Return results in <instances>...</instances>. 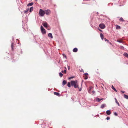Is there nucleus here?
<instances>
[{
    "label": "nucleus",
    "mask_w": 128,
    "mask_h": 128,
    "mask_svg": "<svg viewBox=\"0 0 128 128\" xmlns=\"http://www.w3.org/2000/svg\"><path fill=\"white\" fill-rule=\"evenodd\" d=\"M104 40L106 41H107L108 43H109L110 44H111V43L109 42V41L108 40L106 39V38H104Z\"/></svg>",
    "instance_id": "obj_25"
},
{
    "label": "nucleus",
    "mask_w": 128,
    "mask_h": 128,
    "mask_svg": "<svg viewBox=\"0 0 128 128\" xmlns=\"http://www.w3.org/2000/svg\"><path fill=\"white\" fill-rule=\"evenodd\" d=\"M33 9H34L33 7L32 6L30 8V12H32V11L33 10Z\"/></svg>",
    "instance_id": "obj_16"
},
{
    "label": "nucleus",
    "mask_w": 128,
    "mask_h": 128,
    "mask_svg": "<svg viewBox=\"0 0 128 128\" xmlns=\"http://www.w3.org/2000/svg\"><path fill=\"white\" fill-rule=\"evenodd\" d=\"M120 21H122V22H124V20H123V18H121L120 19Z\"/></svg>",
    "instance_id": "obj_28"
},
{
    "label": "nucleus",
    "mask_w": 128,
    "mask_h": 128,
    "mask_svg": "<svg viewBox=\"0 0 128 128\" xmlns=\"http://www.w3.org/2000/svg\"><path fill=\"white\" fill-rule=\"evenodd\" d=\"M62 55L64 57V58H66V55L64 54H62Z\"/></svg>",
    "instance_id": "obj_31"
},
{
    "label": "nucleus",
    "mask_w": 128,
    "mask_h": 128,
    "mask_svg": "<svg viewBox=\"0 0 128 128\" xmlns=\"http://www.w3.org/2000/svg\"><path fill=\"white\" fill-rule=\"evenodd\" d=\"M112 88L116 92H117V90H116V89H115V88L113 86V85L112 86Z\"/></svg>",
    "instance_id": "obj_20"
},
{
    "label": "nucleus",
    "mask_w": 128,
    "mask_h": 128,
    "mask_svg": "<svg viewBox=\"0 0 128 128\" xmlns=\"http://www.w3.org/2000/svg\"><path fill=\"white\" fill-rule=\"evenodd\" d=\"M48 36L50 38H53L52 34L51 33H50L48 34Z\"/></svg>",
    "instance_id": "obj_7"
},
{
    "label": "nucleus",
    "mask_w": 128,
    "mask_h": 128,
    "mask_svg": "<svg viewBox=\"0 0 128 128\" xmlns=\"http://www.w3.org/2000/svg\"><path fill=\"white\" fill-rule=\"evenodd\" d=\"M120 26H118V25H117L116 26V28L117 29H120Z\"/></svg>",
    "instance_id": "obj_23"
},
{
    "label": "nucleus",
    "mask_w": 128,
    "mask_h": 128,
    "mask_svg": "<svg viewBox=\"0 0 128 128\" xmlns=\"http://www.w3.org/2000/svg\"><path fill=\"white\" fill-rule=\"evenodd\" d=\"M98 30L100 31V32H102V30H101V29H100L99 28H98Z\"/></svg>",
    "instance_id": "obj_36"
},
{
    "label": "nucleus",
    "mask_w": 128,
    "mask_h": 128,
    "mask_svg": "<svg viewBox=\"0 0 128 128\" xmlns=\"http://www.w3.org/2000/svg\"><path fill=\"white\" fill-rule=\"evenodd\" d=\"M78 49L76 48H74L73 50V51L74 52H77L78 51Z\"/></svg>",
    "instance_id": "obj_11"
},
{
    "label": "nucleus",
    "mask_w": 128,
    "mask_h": 128,
    "mask_svg": "<svg viewBox=\"0 0 128 128\" xmlns=\"http://www.w3.org/2000/svg\"><path fill=\"white\" fill-rule=\"evenodd\" d=\"M40 29L41 32L42 34H46V30L42 26H40Z\"/></svg>",
    "instance_id": "obj_3"
},
{
    "label": "nucleus",
    "mask_w": 128,
    "mask_h": 128,
    "mask_svg": "<svg viewBox=\"0 0 128 128\" xmlns=\"http://www.w3.org/2000/svg\"><path fill=\"white\" fill-rule=\"evenodd\" d=\"M74 78V77H73V76L71 77H70V78H69V79H71V78Z\"/></svg>",
    "instance_id": "obj_34"
},
{
    "label": "nucleus",
    "mask_w": 128,
    "mask_h": 128,
    "mask_svg": "<svg viewBox=\"0 0 128 128\" xmlns=\"http://www.w3.org/2000/svg\"><path fill=\"white\" fill-rule=\"evenodd\" d=\"M36 0V1H37V0Z\"/></svg>",
    "instance_id": "obj_50"
},
{
    "label": "nucleus",
    "mask_w": 128,
    "mask_h": 128,
    "mask_svg": "<svg viewBox=\"0 0 128 128\" xmlns=\"http://www.w3.org/2000/svg\"><path fill=\"white\" fill-rule=\"evenodd\" d=\"M78 89H79V91H80L81 90H82V88H81V87L80 88V89L79 88H78Z\"/></svg>",
    "instance_id": "obj_38"
},
{
    "label": "nucleus",
    "mask_w": 128,
    "mask_h": 128,
    "mask_svg": "<svg viewBox=\"0 0 128 128\" xmlns=\"http://www.w3.org/2000/svg\"><path fill=\"white\" fill-rule=\"evenodd\" d=\"M123 55L124 56L128 58V54L127 53H124Z\"/></svg>",
    "instance_id": "obj_13"
},
{
    "label": "nucleus",
    "mask_w": 128,
    "mask_h": 128,
    "mask_svg": "<svg viewBox=\"0 0 128 128\" xmlns=\"http://www.w3.org/2000/svg\"><path fill=\"white\" fill-rule=\"evenodd\" d=\"M121 92H122V93H124V91H121Z\"/></svg>",
    "instance_id": "obj_42"
},
{
    "label": "nucleus",
    "mask_w": 128,
    "mask_h": 128,
    "mask_svg": "<svg viewBox=\"0 0 128 128\" xmlns=\"http://www.w3.org/2000/svg\"><path fill=\"white\" fill-rule=\"evenodd\" d=\"M124 98L126 99H128V96L125 94H124Z\"/></svg>",
    "instance_id": "obj_19"
},
{
    "label": "nucleus",
    "mask_w": 128,
    "mask_h": 128,
    "mask_svg": "<svg viewBox=\"0 0 128 128\" xmlns=\"http://www.w3.org/2000/svg\"><path fill=\"white\" fill-rule=\"evenodd\" d=\"M64 73H66V70H64Z\"/></svg>",
    "instance_id": "obj_37"
},
{
    "label": "nucleus",
    "mask_w": 128,
    "mask_h": 128,
    "mask_svg": "<svg viewBox=\"0 0 128 128\" xmlns=\"http://www.w3.org/2000/svg\"><path fill=\"white\" fill-rule=\"evenodd\" d=\"M68 86L69 87H71V86L70 85V82H68V83L67 84Z\"/></svg>",
    "instance_id": "obj_26"
},
{
    "label": "nucleus",
    "mask_w": 128,
    "mask_h": 128,
    "mask_svg": "<svg viewBox=\"0 0 128 128\" xmlns=\"http://www.w3.org/2000/svg\"><path fill=\"white\" fill-rule=\"evenodd\" d=\"M66 84V81L65 80H64L62 82V85L64 86Z\"/></svg>",
    "instance_id": "obj_17"
},
{
    "label": "nucleus",
    "mask_w": 128,
    "mask_h": 128,
    "mask_svg": "<svg viewBox=\"0 0 128 128\" xmlns=\"http://www.w3.org/2000/svg\"><path fill=\"white\" fill-rule=\"evenodd\" d=\"M92 92H93V93H94L95 92L94 90L92 91Z\"/></svg>",
    "instance_id": "obj_43"
},
{
    "label": "nucleus",
    "mask_w": 128,
    "mask_h": 128,
    "mask_svg": "<svg viewBox=\"0 0 128 128\" xmlns=\"http://www.w3.org/2000/svg\"><path fill=\"white\" fill-rule=\"evenodd\" d=\"M54 95H56L57 96H60V94H59V93L58 92H54Z\"/></svg>",
    "instance_id": "obj_9"
},
{
    "label": "nucleus",
    "mask_w": 128,
    "mask_h": 128,
    "mask_svg": "<svg viewBox=\"0 0 128 128\" xmlns=\"http://www.w3.org/2000/svg\"><path fill=\"white\" fill-rule=\"evenodd\" d=\"M68 70H69L70 69V66H68Z\"/></svg>",
    "instance_id": "obj_39"
},
{
    "label": "nucleus",
    "mask_w": 128,
    "mask_h": 128,
    "mask_svg": "<svg viewBox=\"0 0 128 128\" xmlns=\"http://www.w3.org/2000/svg\"><path fill=\"white\" fill-rule=\"evenodd\" d=\"M97 13L98 14V12H97Z\"/></svg>",
    "instance_id": "obj_49"
},
{
    "label": "nucleus",
    "mask_w": 128,
    "mask_h": 128,
    "mask_svg": "<svg viewBox=\"0 0 128 128\" xmlns=\"http://www.w3.org/2000/svg\"><path fill=\"white\" fill-rule=\"evenodd\" d=\"M121 47H122H122H123V46H122Z\"/></svg>",
    "instance_id": "obj_47"
},
{
    "label": "nucleus",
    "mask_w": 128,
    "mask_h": 128,
    "mask_svg": "<svg viewBox=\"0 0 128 128\" xmlns=\"http://www.w3.org/2000/svg\"><path fill=\"white\" fill-rule=\"evenodd\" d=\"M81 72H82L83 71V70L82 69H81V70H80Z\"/></svg>",
    "instance_id": "obj_41"
},
{
    "label": "nucleus",
    "mask_w": 128,
    "mask_h": 128,
    "mask_svg": "<svg viewBox=\"0 0 128 128\" xmlns=\"http://www.w3.org/2000/svg\"><path fill=\"white\" fill-rule=\"evenodd\" d=\"M59 75L60 77H61L63 76V74L61 72H60L59 73Z\"/></svg>",
    "instance_id": "obj_24"
},
{
    "label": "nucleus",
    "mask_w": 128,
    "mask_h": 128,
    "mask_svg": "<svg viewBox=\"0 0 128 128\" xmlns=\"http://www.w3.org/2000/svg\"><path fill=\"white\" fill-rule=\"evenodd\" d=\"M115 100L116 103L118 104V106H120L119 104V103L118 102L116 98H115Z\"/></svg>",
    "instance_id": "obj_22"
},
{
    "label": "nucleus",
    "mask_w": 128,
    "mask_h": 128,
    "mask_svg": "<svg viewBox=\"0 0 128 128\" xmlns=\"http://www.w3.org/2000/svg\"><path fill=\"white\" fill-rule=\"evenodd\" d=\"M106 113L108 115H109L111 114L110 110H107L106 111Z\"/></svg>",
    "instance_id": "obj_8"
},
{
    "label": "nucleus",
    "mask_w": 128,
    "mask_h": 128,
    "mask_svg": "<svg viewBox=\"0 0 128 128\" xmlns=\"http://www.w3.org/2000/svg\"><path fill=\"white\" fill-rule=\"evenodd\" d=\"M70 82L71 86H74V88H79L77 80H72Z\"/></svg>",
    "instance_id": "obj_1"
},
{
    "label": "nucleus",
    "mask_w": 128,
    "mask_h": 128,
    "mask_svg": "<svg viewBox=\"0 0 128 128\" xmlns=\"http://www.w3.org/2000/svg\"><path fill=\"white\" fill-rule=\"evenodd\" d=\"M39 14L40 16H43L45 14V12L41 9H40V10Z\"/></svg>",
    "instance_id": "obj_2"
},
{
    "label": "nucleus",
    "mask_w": 128,
    "mask_h": 128,
    "mask_svg": "<svg viewBox=\"0 0 128 128\" xmlns=\"http://www.w3.org/2000/svg\"><path fill=\"white\" fill-rule=\"evenodd\" d=\"M12 40H14V38H12Z\"/></svg>",
    "instance_id": "obj_46"
},
{
    "label": "nucleus",
    "mask_w": 128,
    "mask_h": 128,
    "mask_svg": "<svg viewBox=\"0 0 128 128\" xmlns=\"http://www.w3.org/2000/svg\"><path fill=\"white\" fill-rule=\"evenodd\" d=\"M99 27L102 29L104 28L105 27V26L104 24H101L99 26Z\"/></svg>",
    "instance_id": "obj_4"
},
{
    "label": "nucleus",
    "mask_w": 128,
    "mask_h": 128,
    "mask_svg": "<svg viewBox=\"0 0 128 128\" xmlns=\"http://www.w3.org/2000/svg\"><path fill=\"white\" fill-rule=\"evenodd\" d=\"M14 43H13V42H12L11 44V48H12V49L13 50V46H14Z\"/></svg>",
    "instance_id": "obj_14"
},
{
    "label": "nucleus",
    "mask_w": 128,
    "mask_h": 128,
    "mask_svg": "<svg viewBox=\"0 0 128 128\" xmlns=\"http://www.w3.org/2000/svg\"><path fill=\"white\" fill-rule=\"evenodd\" d=\"M102 98H96V100L98 102H100L101 100H102Z\"/></svg>",
    "instance_id": "obj_15"
},
{
    "label": "nucleus",
    "mask_w": 128,
    "mask_h": 128,
    "mask_svg": "<svg viewBox=\"0 0 128 128\" xmlns=\"http://www.w3.org/2000/svg\"><path fill=\"white\" fill-rule=\"evenodd\" d=\"M84 75H85V76H87V75H88V73H84Z\"/></svg>",
    "instance_id": "obj_35"
},
{
    "label": "nucleus",
    "mask_w": 128,
    "mask_h": 128,
    "mask_svg": "<svg viewBox=\"0 0 128 128\" xmlns=\"http://www.w3.org/2000/svg\"><path fill=\"white\" fill-rule=\"evenodd\" d=\"M106 106V104H102L101 105L100 108H103Z\"/></svg>",
    "instance_id": "obj_10"
},
{
    "label": "nucleus",
    "mask_w": 128,
    "mask_h": 128,
    "mask_svg": "<svg viewBox=\"0 0 128 128\" xmlns=\"http://www.w3.org/2000/svg\"><path fill=\"white\" fill-rule=\"evenodd\" d=\"M114 114L116 116H117L118 115V114L116 112H114Z\"/></svg>",
    "instance_id": "obj_30"
},
{
    "label": "nucleus",
    "mask_w": 128,
    "mask_h": 128,
    "mask_svg": "<svg viewBox=\"0 0 128 128\" xmlns=\"http://www.w3.org/2000/svg\"><path fill=\"white\" fill-rule=\"evenodd\" d=\"M88 78V77L87 76H86L85 78H84V79L85 80H86Z\"/></svg>",
    "instance_id": "obj_33"
},
{
    "label": "nucleus",
    "mask_w": 128,
    "mask_h": 128,
    "mask_svg": "<svg viewBox=\"0 0 128 128\" xmlns=\"http://www.w3.org/2000/svg\"><path fill=\"white\" fill-rule=\"evenodd\" d=\"M46 28L48 30H49L50 29V28H49V27H48H48H47Z\"/></svg>",
    "instance_id": "obj_40"
},
{
    "label": "nucleus",
    "mask_w": 128,
    "mask_h": 128,
    "mask_svg": "<svg viewBox=\"0 0 128 128\" xmlns=\"http://www.w3.org/2000/svg\"><path fill=\"white\" fill-rule=\"evenodd\" d=\"M121 47H122H122H123V46H122Z\"/></svg>",
    "instance_id": "obj_48"
},
{
    "label": "nucleus",
    "mask_w": 128,
    "mask_h": 128,
    "mask_svg": "<svg viewBox=\"0 0 128 128\" xmlns=\"http://www.w3.org/2000/svg\"><path fill=\"white\" fill-rule=\"evenodd\" d=\"M29 10V9L28 8V9L26 10L25 11H24V14H26V12H28V11Z\"/></svg>",
    "instance_id": "obj_29"
},
{
    "label": "nucleus",
    "mask_w": 128,
    "mask_h": 128,
    "mask_svg": "<svg viewBox=\"0 0 128 128\" xmlns=\"http://www.w3.org/2000/svg\"><path fill=\"white\" fill-rule=\"evenodd\" d=\"M64 68H65V69H66L65 70H66V67H65Z\"/></svg>",
    "instance_id": "obj_44"
},
{
    "label": "nucleus",
    "mask_w": 128,
    "mask_h": 128,
    "mask_svg": "<svg viewBox=\"0 0 128 128\" xmlns=\"http://www.w3.org/2000/svg\"><path fill=\"white\" fill-rule=\"evenodd\" d=\"M42 25L44 27L46 28L48 27V25L47 23L46 22H44L43 23H42Z\"/></svg>",
    "instance_id": "obj_6"
},
{
    "label": "nucleus",
    "mask_w": 128,
    "mask_h": 128,
    "mask_svg": "<svg viewBox=\"0 0 128 128\" xmlns=\"http://www.w3.org/2000/svg\"><path fill=\"white\" fill-rule=\"evenodd\" d=\"M33 4V2H31L28 4L27 6H32Z\"/></svg>",
    "instance_id": "obj_12"
},
{
    "label": "nucleus",
    "mask_w": 128,
    "mask_h": 128,
    "mask_svg": "<svg viewBox=\"0 0 128 128\" xmlns=\"http://www.w3.org/2000/svg\"><path fill=\"white\" fill-rule=\"evenodd\" d=\"M117 41L120 43L122 42V40H118Z\"/></svg>",
    "instance_id": "obj_27"
},
{
    "label": "nucleus",
    "mask_w": 128,
    "mask_h": 128,
    "mask_svg": "<svg viewBox=\"0 0 128 128\" xmlns=\"http://www.w3.org/2000/svg\"><path fill=\"white\" fill-rule=\"evenodd\" d=\"M63 72H64V71H63V70H62V73H63Z\"/></svg>",
    "instance_id": "obj_45"
},
{
    "label": "nucleus",
    "mask_w": 128,
    "mask_h": 128,
    "mask_svg": "<svg viewBox=\"0 0 128 128\" xmlns=\"http://www.w3.org/2000/svg\"><path fill=\"white\" fill-rule=\"evenodd\" d=\"M106 119L107 120H108L110 119V118L109 117H107L106 118Z\"/></svg>",
    "instance_id": "obj_32"
},
{
    "label": "nucleus",
    "mask_w": 128,
    "mask_h": 128,
    "mask_svg": "<svg viewBox=\"0 0 128 128\" xmlns=\"http://www.w3.org/2000/svg\"><path fill=\"white\" fill-rule=\"evenodd\" d=\"M100 36L101 39L103 40L104 39V36L102 33H100Z\"/></svg>",
    "instance_id": "obj_18"
},
{
    "label": "nucleus",
    "mask_w": 128,
    "mask_h": 128,
    "mask_svg": "<svg viewBox=\"0 0 128 128\" xmlns=\"http://www.w3.org/2000/svg\"><path fill=\"white\" fill-rule=\"evenodd\" d=\"M92 88V87H91V86L90 87H89V90H88V92H89L90 93V90Z\"/></svg>",
    "instance_id": "obj_21"
},
{
    "label": "nucleus",
    "mask_w": 128,
    "mask_h": 128,
    "mask_svg": "<svg viewBox=\"0 0 128 128\" xmlns=\"http://www.w3.org/2000/svg\"><path fill=\"white\" fill-rule=\"evenodd\" d=\"M45 14L47 15L50 14L51 12L49 10H45Z\"/></svg>",
    "instance_id": "obj_5"
}]
</instances>
